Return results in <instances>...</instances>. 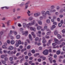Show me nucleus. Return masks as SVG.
Returning <instances> with one entry per match:
<instances>
[{"label":"nucleus","instance_id":"nucleus-26","mask_svg":"<svg viewBox=\"0 0 65 65\" xmlns=\"http://www.w3.org/2000/svg\"><path fill=\"white\" fill-rule=\"evenodd\" d=\"M46 40H43L42 41V42L43 43H46Z\"/></svg>","mask_w":65,"mask_h":65},{"label":"nucleus","instance_id":"nucleus-44","mask_svg":"<svg viewBox=\"0 0 65 65\" xmlns=\"http://www.w3.org/2000/svg\"><path fill=\"white\" fill-rule=\"evenodd\" d=\"M3 48H6V46L5 45H3L2 46V47Z\"/></svg>","mask_w":65,"mask_h":65},{"label":"nucleus","instance_id":"nucleus-55","mask_svg":"<svg viewBox=\"0 0 65 65\" xmlns=\"http://www.w3.org/2000/svg\"><path fill=\"white\" fill-rule=\"evenodd\" d=\"M7 42L8 44H9L10 43V42L9 40H7Z\"/></svg>","mask_w":65,"mask_h":65},{"label":"nucleus","instance_id":"nucleus-36","mask_svg":"<svg viewBox=\"0 0 65 65\" xmlns=\"http://www.w3.org/2000/svg\"><path fill=\"white\" fill-rule=\"evenodd\" d=\"M29 39H32V36L30 34H29Z\"/></svg>","mask_w":65,"mask_h":65},{"label":"nucleus","instance_id":"nucleus-7","mask_svg":"<svg viewBox=\"0 0 65 65\" xmlns=\"http://www.w3.org/2000/svg\"><path fill=\"white\" fill-rule=\"evenodd\" d=\"M8 49L10 51H12V50L13 49V47L12 46H10L9 47Z\"/></svg>","mask_w":65,"mask_h":65},{"label":"nucleus","instance_id":"nucleus-41","mask_svg":"<svg viewBox=\"0 0 65 65\" xmlns=\"http://www.w3.org/2000/svg\"><path fill=\"white\" fill-rule=\"evenodd\" d=\"M31 47V46L30 45H28L27 47V49L29 50V49H30Z\"/></svg>","mask_w":65,"mask_h":65},{"label":"nucleus","instance_id":"nucleus-1","mask_svg":"<svg viewBox=\"0 0 65 65\" xmlns=\"http://www.w3.org/2000/svg\"><path fill=\"white\" fill-rule=\"evenodd\" d=\"M43 54L44 55H47L48 54V50L46 49L43 52Z\"/></svg>","mask_w":65,"mask_h":65},{"label":"nucleus","instance_id":"nucleus-38","mask_svg":"<svg viewBox=\"0 0 65 65\" xmlns=\"http://www.w3.org/2000/svg\"><path fill=\"white\" fill-rule=\"evenodd\" d=\"M28 7V5H26L25 7V9H27Z\"/></svg>","mask_w":65,"mask_h":65},{"label":"nucleus","instance_id":"nucleus-35","mask_svg":"<svg viewBox=\"0 0 65 65\" xmlns=\"http://www.w3.org/2000/svg\"><path fill=\"white\" fill-rule=\"evenodd\" d=\"M31 52L32 54H35V51L34 50H33L31 51Z\"/></svg>","mask_w":65,"mask_h":65},{"label":"nucleus","instance_id":"nucleus-45","mask_svg":"<svg viewBox=\"0 0 65 65\" xmlns=\"http://www.w3.org/2000/svg\"><path fill=\"white\" fill-rule=\"evenodd\" d=\"M21 18V16H19L17 17V19L18 20H19V19H20Z\"/></svg>","mask_w":65,"mask_h":65},{"label":"nucleus","instance_id":"nucleus-14","mask_svg":"<svg viewBox=\"0 0 65 65\" xmlns=\"http://www.w3.org/2000/svg\"><path fill=\"white\" fill-rule=\"evenodd\" d=\"M55 35H57L58 34V31L57 30H55L54 32Z\"/></svg>","mask_w":65,"mask_h":65},{"label":"nucleus","instance_id":"nucleus-25","mask_svg":"<svg viewBox=\"0 0 65 65\" xmlns=\"http://www.w3.org/2000/svg\"><path fill=\"white\" fill-rule=\"evenodd\" d=\"M38 24L40 25H42V22L41 21H38Z\"/></svg>","mask_w":65,"mask_h":65},{"label":"nucleus","instance_id":"nucleus-10","mask_svg":"<svg viewBox=\"0 0 65 65\" xmlns=\"http://www.w3.org/2000/svg\"><path fill=\"white\" fill-rule=\"evenodd\" d=\"M42 28V26H38L37 27V29L38 30H39L40 29H41Z\"/></svg>","mask_w":65,"mask_h":65},{"label":"nucleus","instance_id":"nucleus-42","mask_svg":"<svg viewBox=\"0 0 65 65\" xmlns=\"http://www.w3.org/2000/svg\"><path fill=\"white\" fill-rule=\"evenodd\" d=\"M38 62H41V59L40 58H39L38 59Z\"/></svg>","mask_w":65,"mask_h":65},{"label":"nucleus","instance_id":"nucleus-63","mask_svg":"<svg viewBox=\"0 0 65 65\" xmlns=\"http://www.w3.org/2000/svg\"><path fill=\"white\" fill-rule=\"evenodd\" d=\"M60 23L61 24H63L64 23V22H63V20H62L60 21Z\"/></svg>","mask_w":65,"mask_h":65},{"label":"nucleus","instance_id":"nucleus-60","mask_svg":"<svg viewBox=\"0 0 65 65\" xmlns=\"http://www.w3.org/2000/svg\"><path fill=\"white\" fill-rule=\"evenodd\" d=\"M62 32L63 33H65V29H63L62 30Z\"/></svg>","mask_w":65,"mask_h":65},{"label":"nucleus","instance_id":"nucleus-5","mask_svg":"<svg viewBox=\"0 0 65 65\" xmlns=\"http://www.w3.org/2000/svg\"><path fill=\"white\" fill-rule=\"evenodd\" d=\"M30 30L33 31H36V28L35 27H30Z\"/></svg>","mask_w":65,"mask_h":65},{"label":"nucleus","instance_id":"nucleus-46","mask_svg":"<svg viewBox=\"0 0 65 65\" xmlns=\"http://www.w3.org/2000/svg\"><path fill=\"white\" fill-rule=\"evenodd\" d=\"M48 59L49 61H52L53 60V58L52 57H50Z\"/></svg>","mask_w":65,"mask_h":65},{"label":"nucleus","instance_id":"nucleus-54","mask_svg":"<svg viewBox=\"0 0 65 65\" xmlns=\"http://www.w3.org/2000/svg\"><path fill=\"white\" fill-rule=\"evenodd\" d=\"M48 52H49V53H52V49H49L48 50Z\"/></svg>","mask_w":65,"mask_h":65},{"label":"nucleus","instance_id":"nucleus-48","mask_svg":"<svg viewBox=\"0 0 65 65\" xmlns=\"http://www.w3.org/2000/svg\"><path fill=\"white\" fill-rule=\"evenodd\" d=\"M28 24L29 25V26H32L33 24L32 23H28Z\"/></svg>","mask_w":65,"mask_h":65},{"label":"nucleus","instance_id":"nucleus-24","mask_svg":"<svg viewBox=\"0 0 65 65\" xmlns=\"http://www.w3.org/2000/svg\"><path fill=\"white\" fill-rule=\"evenodd\" d=\"M1 62H2V63L3 64H5V63H6V62L5 61H3V60H1Z\"/></svg>","mask_w":65,"mask_h":65},{"label":"nucleus","instance_id":"nucleus-33","mask_svg":"<svg viewBox=\"0 0 65 65\" xmlns=\"http://www.w3.org/2000/svg\"><path fill=\"white\" fill-rule=\"evenodd\" d=\"M51 31L47 32V35H50L51 34Z\"/></svg>","mask_w":65,"mask_h":65},{"label":"nucleus","instance_id":"nucleus-13","mask_svg":"<svg viewBox=\"0 0 65 65\" xmlns=\"http://www.w3.org/2000/svg\"><path fill=\"white\" fill-rule=\"evenodd\" d=\"M15 53H16V51H14V52L13 51H11L10 52V54L11 55H13V54H15Z\"/></svg>","mask_w":65,"mask_h":65},{"label":"nucleus","instance_id":"nucleus-27","mask_svg":"<svg viewBox=\"0 0 65 65\" xmlns=\"http://www.w3.org/2000/svg\"><path fill=\"white\" fill-rule=\"evenodd\" d=\"M26 51V48H25L24 49H22L21 50V52L22 53H23L24 51Z\"/></svg>","mask_w":65,"mask_h":65},{"label":"nucleus","instance_id":"nucleus-23","mask_svg":"<svg viewBox=\"0 0 65 65\" xmlns=\"http://www.w3.org/2000/svg\"><path fill=\"white\" fill-rule=\"evenodd\" d=\"M58 38L59 39H61V38H62V37L59 35H58L57 36Z\"/></svg>","mask_w":65,"mask_h":65},{"label":"nucleus","instance_id":"nucleus-39","mask_svg":"<svg viewBox=\"0 0 65 65\" xmlns=\"http://www.w3.org/2000/svg\"><path fill=\"white\" fill-rule=\"evenodd\" d=\"M13 33L15 35H17V32L15 31H14Z\"/></svg>","mask_w":65,"mask_h":65},{"label":"nucleus","instance_id":"nucleus-16","mask_svg":"<svg viewBox=\"0 0 65 65\" xmlns=\"http://www.w3.org/2000/svg\"><path fill=\"white\" fill-rule=\"evenodd\" d=\"M16 42H18L19 44H21V43H22L21 42V41L20 40H19L18 41V40H16Z\"/></svg>","mask_w":65,"mask_h":65},{"label":"nucleus","instance_id":"nucleus-12","mask_svg":"<svg viewBox=\"0 0 65 65\" xmlns=\"http://www.w3.org/2000/svg\"><path fill=\"white\" fill-rule=\"evenodd\" d=\"M54 40L55 41L56 43H56H57V42H59V40L56 39V38H54Z\"/></svg>","mask_w":65,"mask_h":65},{"label":"nucleus","instance_id":"nucleus-3","mask_svg":"<svg viewBox=\"0 0 65 65\" xmlns=\"http://www.w3.org/2000/svg\"><path fill=\"white\" fill-rule=\"evenodd\" d=\"M40 15V13H36L34 14V16L35 17H37Z\"/></svg>","mask_w":65,"mask_h":65},{"label":"nucleus","instance_id":"nucleus-28","mask_svg":"<svg viewBox=\"0 0 65 65\" xmlns=\"http://www.w3.org/2000/svg\"><path fill=\"white\" fill-rule=\"evenodd\" d=\"M29 3H30V1H28L25 4V5H28V4H29Z\"/></svg>","mask_w":65,"mask_h":65},{"label":"nucleus","instance_id":"nucleus-40","mask_svg":"<svg viewBox=\"0 0 65 65\" xmlns=\"http://www.w3.org/2000/svg\"><path fill=\"white\" fill-rule=\"evenodd\" d=\"M4 60L5 61H8V58L7 57L5 58Z\"/></svg>","mask_w":65,"mask_h":65},{"label":"nucleus","instance_id":"nucleus-2","mask_svg":"<svg viewBox=\"0 0 65 65\" xmlns=\"http://www.w3.org/2000/svg\"><path fill=\"white\" fill-rule=\"evenodd\" d=\"M43 17H46V12L44 11H41Z\"/></svg>","mask_w":65,"mask_h":65},{"label":"nucleus","instance_id":"nucleus-9","mask_svg":"<svg viewBox=\"0 0 65 65\" xmlns=\"http://www.w3.org/2000/svg\"><path fill=\"white\" fill-rule=\"evenodd\" d=\"M5 56H7V55H2L1 56V58L2 59H4V58H5Z\"/></svg>","mask_w":65,"mask_h":65},{"label":"nucleus","instance_id":"nucleus-56","mask_svg":"<svg viewBox=\"0 0 65 65\" xmlns=\"http://www.w3.org/2000/svg\"><path fill=\"white\" fill-rule=\"evenodd\" d=\"M52 28H53V29H54L55 28H56V26L54 25H53L52 26Z\"/></svg>","mask_w":65,"mask_h":65},{"label":"nucleus","instance_id":"nucleus-53","mask_svg":"<svg viewBox=\"0 0 65 65\" xmlns=\"http://www.w3.org/2000/svg\"><path fill=\"white\" fill-rule=\"evenodd\" d=\"M23 30H24V29H23V28H21L20 29V31H23Z\"/></svg>","mask_w":65,"mask_h":65},{"label":"nucleus","instance_id":"nucleus-21","mask_svg":"<svg viewBox=\"0 0 65 65\" xmlns=\"http://www.w3.org/2000/svg\"><path fill=\"white\" fill-rule=\"evenodd\" d=\"M9 21H10V20H8L7 21L6 23V24L8 26H9Z\"/></svg>","mask_w":65,"mask_h":65},{"label":"nucleus","instance_id":"nucleus-17","mask_svg":"<svg viewBox=\"0 0 65 65\" xmlns=\"http://www.w3.org/2000/svg\"><path fill=\"white\" fill-rule=\"evenodd\" d=\"M55 7H54V6H52L50 7V8L51 9V10H53V9H54Z\"/></svg>","mask_w":65,"mask_h":65},{"label":"nucleus","instance_id":"nucleus-11","mask_svg":"<svg viewBox=\"0 0 65 65\" xmlns=\"http://www.w3.org/2000/svg\"><path fill=\"white\" fill-rule=\"evenodd\" d=\"M56 11V10L54 9L53 10H50V12H55Z\"/></svg>","mask_w":65,"mask_h":65},{"label":"nucleus","instance_id":"nucleus-37","mask_svg":"<svg viewBox=\"0 0 65 65\" xmlns=\"http://www.w3.org/2000/svg\"><path fill=\"white\" fill-rule=\"evenodd\" d=\"M39 19L40 20H42L43 19V18L42 16H40L39 17Z\"/></svg>","mask_w":65,"mask_h":65},{"label":"nucleus","instance_id":"nucleus-58","mask_svg":"<svg viewBox=\"0 0 65 65\" xmlns=\"http://www.w3.org/2000/svg\"><path fill=\"white\" fill-rule=\"evenodd\" d=\"M39 49V50H42V47H40Z\"/></svg>","mask_w":65,"mask_h":65},{"label":"nucleus","instance_id":"nucleus-20","mask_svg":"<svg viewBox=\"0 0 65 65\" xmlns=\"http://www.w3.org/2000/svg\"><path fill=\"white\" fill-rule=\"evenodd\" d=\"M60 53H61L60 51H58L56 52V54H57V55H59V54H60Z\"/></svg>","mask_w":65,"mask_h":65},{"label":"nucleus","instance_id":"nucleus-31","mask_svg":"<svg viewBox=\"0 0 65 65\" xmlns=\"http://www.w3.org/2000/svg\"><path fill=\"white\" fill-rule=\"evenodd\" d=\"M28 44V43L27 42H25L24 43V45L25 47H26L27 46V45Z\"/></svg>","mask_w":65,"mask_h":65},{"label":"nucleus","instance_id":"nucleus-6","mask_svg":"<svg viewBox=\"0 0 65 65\" xmlns=\"http://www.w3.org/2000/svg\"><path fill=\"white\" fill-rule=\"evenodd\" d=\"M28 32L27 31H26L25 32H22V34L23 35L24 34V35H25V36H26L27 35H28Z\"/></svg>","mask_w":65,"mask_h":65},{"label":"nucleus","instance_id":"nucleus-62","mask_svg":"<svg viewBox=\"0 0 65 65\" xmlns=\"http://www.w3.org/2000/svg\"><path fill=\"white\" fill-rule=\"evenodd\" d=\"M42 64L43 65H45L46 63V62L44 61L43 62Z\"/></svg>","mask_w":65,"mask_h":65},{"label":"nucleus","instance_id":"nucleus-32","mask_svg":"<svg viewBox=\"0 0 65 65\" xmlns=\"http://www.w3.org/2000/svg\"><path fill=\"white\" fill-rule=\"evenodd\" d=\"M26 27L28 29H29V28H30L29 25V24H27L26 25Z\"/></svg>","mask_w":65,"mask_h":65},{"label":"nucleus","instance_id":"nucleus-57","mask_svg":"<svg viewBox=\"0 0 65 65\" xmlns=\"http://www.w3.org/2000/svg\"><path fill=\"white\" fill-rule=\"evenodd\" d=\"M31 34L32 36L33 35H35V33H34V32H32L31 33Z\"/></svg>","mask_w":65,"mask_h":65},{"label":"nucleus","instance_id":"nucleus-61","mask_svg":"<svg viewBox=\"0 0 65 65\" xmlns=\"http://www.w3.org/2000/svg\"><path fill=\"white\" fill-rule=\"evenodd\" d=\"M63 51H65V46H64L63 47Z\"/></svg>","mask_w":65,"mask_h":65},{"label":"nucleus","instance_id":"nucleus-52","mask_svg":"<svg viewBox=\"0 0 65 65\" xmlns=\"http://www.w3.org/2000/svg\"><path fill=\"white\" fill-rule=\"evenodd\" d=\"M61 45L62 46H64V45H65V43L64 42H63L62 43V44Z\"/></svg>","mask_w":65,"mask_h":65},{"label":"nucleus","instance_id":"nucleus-43","mask_svg":"<svg viewBox=\"0 0 65 65\" xmlns=\"http://www.w3.org/2000/svg\"><path fill=\"white\" fill-rule=\"evenodd\" d=\"M45 37L46 38H47V39H48L50 38V36H47V35H46L45 36Z\"/></svg>","mask_w":65,"mask_h":65},{"label":"nucleus","instance_id":"nucleus-64","mask_svg":"<svg viewBox=\"0 0 65 65\" xmlns=\"http://www.w3.org/2000/svg\"><path fill=\"white\" fill-rule=\"evenodd\" d=\"M43 60H45L46 59V57H43V58H42Z\"/></svg>","mask_w":65,"mask_h":65},{"label":"nucleus","instance_id":"nucleus-49","mask_svg":"<svg viewBox=\"0 0 65 65\" xmlns=\"http://www.w3.org/2000/svg\"><path fill=\"white\" fill-rule=\"evenodd\" d=\"M58 26L60 27H61L62 26V24L60 23H59L58 24Z\"/></svg>","mask_w":65,"mask_h":65},{"label":"nucleus","instance_id":"nucleus-51","mask_svg":"<svg viewBox=\"0 0 65 65\" xmlns=\"http://www.w3.org/2000/svg\"><path fill=\"white\" fill-rule=\"evenodd\" d=\"M38 39H39V38H38V37H37L35 39V40L36 41H37V40H38Z\"/></svg>","mask_w":65,"mask_h":65},{"label":"nucleus","instance_id":"nucleus-8","mask_svg":"<svg viewBox=\"0 0 65 65\" xmlns=\"http://www.w3.org/2000/svg\"><path fill=\"white\" fill-rule=\"evenodd\" d=\"M31 13V12L29 10H28V12H27V13L28 14V15L29 16V17H30V16H31V14H30Z\"/></svg>","mask_w":65,"mask_h":65},{"label":"nucleus","instance_id":"nucleus-34","mask_svg":"<svg viewBox=\"0 0 65 65\" xmlns=\"http://www.w3.org/2000/svg\"><path fill=\"white\" fill-rule=\"evenodd\" d=\"M46 13L48 14L49 15H51V14H50V11H47L46 12Z\"/></svg>","mask_w":65,"mask_h":65},{"label":"nucleus","instance_id":"nucleus-29","mask_svg":"<svg viewBox=\"0 0 65 65\" xmlns=\"http://www.w3.org/2000/svg\"><path fill=\"white\" fill-rule=\"evenodd\" d=\"M28 20L29 21H31V20H33V18L32 17H30L29 18Z\"/></svg>","mask_w":65,"mask_h":65},{"label":"nucleus","instance_id":"nucleus-47","mask_svg":"<svg viewBox=\"0 0 65 65\" xmlns=\"http://www.w3.org/2000/svg\"><path fill=\"white\" fill-rule=\"evenodd\" d=\"M46 22L47 23H50V21L49 20H47L46 21Z\"/></svg>","mask_w":65,"mask_h":65},{"label":"nucleus","instance_id":"nucleus-59","mask_svg":"<svg viewBox=\"0 0 65 65\" xmlns=\"http://www.w3.org/2000/svg\"><path fill=\"white\" fill-rule=\"evenodd\" d=\"M32 63V61H29L28 62V63L29 64H31Z\"/></svg>","mask_w":65,"mask_h":65},{"label":"nucleus","instance_id":"nucleus-22","mask_svg":"<svg viewBox=\"0 0 65 65\" xmlns=\"http://www.w3.org/2000/svg\"><path fill=\"white\" fill-rule=\"evenodd\" d=\"M16 38L17 39H20V36L19 35H17L16 36Z\"/></svg>","mask_w":65,"mask_h":65},{"label":"nucleus","instance_id":"nucleus-4","mask_svg":"<svg viewBox=\"0 0 65 65\" xmlns=\"http://www.w3.org/2000/svg\"><path fill=\"white\" fill-rule=\"evenodd\" d=\"M51 41H52V40H48V42L46 44L47 46H49L50 45V44H51Z\"/></svg>","mask_w":65,"mask_h":65},{"label":"nucleus","instance_id":"nucleus-19","mask_svg":"<svg viewBox=\"0 0 65 65\" xmlns=\"http://www.w3.org/2000/svg\"><path fill=\"white\" fill-rule=\"evenodd\" d=\"M9 59L11 61H12L13 60V57H10L9 58Z\"/></svg>","mask_w":65,"mask_h":65},{"label":"nucleus","instance_id":"nucleus-50","mask_svg":"<svg viewBox=\"0 0 65 65\" xmlns=\"http://www.w3.org/2000/svg\"><path fill=\"white\" fill-rule=\"evenodd\" d=\"M52 45H53V46H55V45H57V44H56V43H53L52 44Z\"/></svg>","mask_w":65,"mask_h":65},{"label":"nucleus","instance_id":"nucleus-30","mask_svg":"<svg viewBox=\"0 0 65 65\" xmlns=\"http://www.w3.org/2000/svg\"><path fill=\"white\" fill-rule=\"evenodd\" d=\"M28 56L29 57L31 56V55H32L31 53L30 52L28 53Z\"/></svg>","mask_w":65,"mask_h":65},{"label":"nucleus","instance_id":"nucleus-15","mask_svg":"<svg viewBox=\"0 0 65 65\" xmlns=\"http://www.w3.org/2000/svg\"><path fill=\"white\" fill-rule=\"evenodd\" d=\"M10 43L11 44H14L15 42L14 40H11V41Z\"/></svg>","mask_w":65,"mask_h":65},{"label":"nucleus","instance_id":"nucleus-18","mask_svg":"<svg viewBox=\"0 0 65 65\" xmlns=\"http://www.w3.org/2000/svg\"><path fill=\"white\" fill-rule=\"evenodd\" d=\"M23 25L24 28H26L27 27V25L26 24V23H24L23 24Z\"/></svg>","mask_w":65,"mask_h":65}]
</instances>
